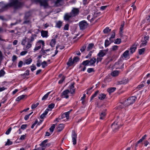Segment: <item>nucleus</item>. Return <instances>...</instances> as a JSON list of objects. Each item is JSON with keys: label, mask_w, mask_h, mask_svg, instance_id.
I'll return each mask as SVG.
<instances>
[{"label": "nucleus", "mask_w": 150, "mask_h": 150, "mask_svg": "<svg viewBox=\"0 0 150 150\" xmlns=\"http://www.w3.org/2000/svg\"><path fill=\"white\" fill-rule=\"evenodd\" d=\"M72 138L73 144H76V143L77 134L75 133V131L73 130L72 131Z\"/></svg>", "instance_id": "1a4fd4ad"}, {"label": "nucleus", "mask_w": 150, "mask_h": 150, "mask_svg": "<svg viewBox=\"0 0 150 150\" xmlns=\"http://www.w3.org/2000/svg\"><path fill=\"white\" fill-rule=\"evenodd\" d=\"M136 98V97L135 96H132L129 98L124 102L125 106H127L134 103Z\"/></svg>", "instance_id": "f03ea898"}, {"label": "nucleus", "mask_w": 150, "mask_h": 150, "mask_svg": "<svg viewBox=\"0 0 150 150\" xmlns=\"http://www.w3.org/2000/svg\"><path fill=\"white\" fill-rule=\"evenodd\" d=\"M32 46V44L30 42H29L27 41V44L25 45L23 49L24 50H27L30 48Z\"/></svg>", "instance_id": "f3484780"}, {"label": "nucleus", "mask_w": 150, "mask_h": 150, "mask_svg": "<svg viewBox=\"0 0 150 150\" xmlns=\"http://www.w3.org/2000/svg\"><path fill=\"white\" fill-rule=\"evenodd\" d=\"M138 45V43L136 44V43H135L134 45L132 46L130 50V54H132L135 52V50L137 49V46Z\"/></svg>", "instance_id": "f8f14e48"}, {"label": "nucleus", "mask_w": 150, "mask_h": 150, "mask_svg": "<svg viewBox=\"0 0 150 150\" xmlns=\"http://www.w3.org/2000/svg\"><path fill=\"white\" fill-rule=\"evenodd\" d=\"M98 91H96L95 93H94V94H93L92 96L91 97V99H90V100L91 101L93 99V98L95 97H96V96L97 95V94L98 93Z\"/></svg>", "instance_id": "79ce46f5"}, {"label": "nucleus", "mask_w": 150, "mask_h": 150, "mask_svg": "<svg viewBox=\"0 0 150 150\" xmlns=\"http://www.w3.org/2000/svg\"><path fill=\"white\" fill-rule=\"evenodd\" d=\"M36 35H32L30 38L28 39V41L29 42H30L31 43L34 40V39L36 38Z\"/></svg>", "instance_id": "a211bd4d"}, {"label": "nucleus", "mask_w": 150, "mask_h": 150, "mask_svg": "<svg viewBox=\"0 0 150 150\" xmlns=\"http://www.w3.org/2000/svg\"><path fill=\"white\" fill-rule=\"evenodd\" d=\"M47 33V31L42 30L41 32V35L43 37H47L48 36Z\"/></svg>", "instance_id": "b1692460"}, {"label": "nucleus", "mask_w": 150, "mask_h": 150, "mask_svg": "<svg viewBox=\"0 0 150 150\" xmlns=\"http://www.w3.org/2000/svg\"><path fill=\"white\" fill-rule=\"evenodd\" d=\"M26 137V134L23 135L21 136V137H20L19 139H20L21 140H23L25 139Z\"/></svg>", "instance_id": "e2e57ef3"}, {"label": "nucleus", "mask_w": 150, "mask_h": 150, "mask_svg": "<svg viewBox=\"0 0 150 150\" xmlns=\"http://www.w3.org/2000/svg\"><path fill=\"white\" fill-rule=\"evenodd\" d=\"M82 64L85 66H86L90 65L89 62V60L83 61Z\"/></svg>", "instance_id": "2f4dec72"}, {"label": "nucleus", "mask_w": 150, "mask_h": 150, "mask_svg": "<svg viewBox=\"0 0 150 150\" xmlns=\"http://www.w3.org/2000/svg\"><path fill=\"white\" fill-rule=\"evenodd\" d=\"M49 111V109H47L45 112L40 116V118L41 119H44L45 118L46 115L48 113Z\"/></svg>", "instance_id": "dca6fc26"}, {"label": "nucleus", "mask_w": 150, "mask_h": 150, "mask_svg": "<svg viewBox=\"0 0 150 150\" xmlns=\"http://www.w3.org/2000/svg\"><path fill=\"white\" fill-rule=\"evenodd\" d=\"M145 49L144 48L140 49L139 50V53L140 55L142 54L144 52Z\"/></svg>", "instance_id": "de8ad7c7"}, {"label": "nucleus", "mask_w": 150, "mask_h": 150, "mask_svg": "<svg viewBox=\"0 0 150 150\" xmlns=\"http://www.w3.org/2000/svg\"><path fill=\"white\" fill-rule=\"evenodd\" d=\"M118 46L117 45H115L112 47V50L113 51H115L117 50L118 48Z\"/></svg>", "instance_id": "774afa93"}, {"label": "nucleus", "mask_w": 150, "mask_h": 150, "mask_svg": "<svg viewBox=\"0 0 150 150\" xmlns=\"http://www.w3.org/2000/svg\"><path fill=\"white\" fill-rule=\"evenodd\" d=\"M25 96L24 95H22L17 97L16 99V100L19 101L20 100L23 99L25 97Z\"/></svg>", "instance_id": "f704fd0d"}, {"label": "nucleus", "mask_w": 150, "mask_h": 150, "mask_svg": "<svg viewBox=\"0 0 150 150\" xmlns=\"http://www.w3.org/2000/svg\"><path fill=\"white\" fill-rule=\"evenodd\" d=\"M54 104L53 103H52L50 104L49 105L48 107L49 108L52 109L54 108Z\"/></svg>", "instance_id": "6e6d98bb"}, {"label": "nucleus", "mask_w": 150, "mask_h": 150, "mask_svg": "<svg viewBox=\"0 0 150 150\" xmlns=\"http://www.w3.org/2000/svg\"><path fill=\"white\" fill-rule=\"evenodd\" d=\"M12 144V142L11 141H10L9 140V139H8L7 140V142L5 144V145L6 146V145H10Z\"/></svg>", "instance_id": "4d7b16f0"}, {"label": "nucleus", "mask_w": 150, "mask_h": 150, "mask_svg": "<svg viewBox=\"0 0 150 150\" xmlns=\"http://www.w3.org/2000/svg\"><path fill=\"white\" fill-rule=\"evenodd\" d=\"M105 96L106 95L105 94L103 93H102L100 95V96L98 98L99 99L102 100H103L105 98Z\"/></svg>", "instance_id": "58836bf2"}, {"label": "nucleus", "mask_w": 150, "mask_h": 150, "mask_svg": "<svg viewBox=\"0 0 150 150\" xmlns=\"http://www.w3.org/2000/svg\"><path fill=\"white\" fill-rule=\"evenodd\" d=\"M121 42V40L120 39L117 38L115 40L114 43L116 44H119Z\"/></svg>", "instance_id": "49530a36"}, {"label": "nucleus", "mask_w": 150, "mask_h": 150, "mask_svg": "<svg viewBox=\"0 0 150 150\" xmlns=\"http://www.w3.org/2000/svg\"><path fill=\"white\" fill-rule=\"evenodd\" d=\"M115 37V31L113 30L112 31V34L111 35V36L109 38V40L110 41H111V42H113V41L112 40V38H114Z\"/></svg>", "instance_id": "72a5a7b5"}, {"label": "nucleus", "mask_w": 150, "mask_h": 150, "mask_svg": "<svg viewBox=\"0 0 150 150\" xmlns=\"http://www.w3.org/2000/svg\"><path fill=\"white\" fill-rule=\"evenodd\" d=\"M106 114L104 112H102L100 115V119H103V117Z\"/></svg>", "instance_id": "c03bdc74"}, {"label": "nucleus", "mask_w": 150, "mask_h": 150, "mask_svg": "<svg viewBox=\"0 0 150 150\" xmlns=\"http://www.w3.org/2000/svg\"><path fill=\"white\" fill-rule=\"evenodd\" d=\"M48 140L47 139L43 141L41 144H40V146H41L42 147H46V143L47 142Z\"/></svg>", "instance_id": "bb28decb"}, {"label": "nucleus", "mask_w": 150, "mask_h": 150, "mask_svg": "<svg viewBox=\"0 0 150 150\" xmlns=\"http://www.w3.org/2000/svg\"><path fill=\"white\" fill-rule=\"evenodd\" d=\"M107 51L100 50L98 55L99 56H104L107 53Z\"/></svg>", "instance_id": "2eb2a0df"}, {"label": "nucleus", "mask_w": 150, "mask_h": 150, "mask_svg": "<svg viewBox=\"0 0 150 150\" xmlns=\"http://www.w3.org/2000/svg\"><path fill=\"white\" fill-rule=\"evenodd\" d=\"M30 68L31 70L32 71H33L35 70L36 69V67L34 65H32V66H31Z\"/></svg>", "instance_id": "bf43d9fd"}, {"label": "nucleus", "mask_w": 150, "mask_h": 150, "mask_svg": "<svg viewBox=\"0 0 150 150\" xmlns=\"http://www.w3.org/2000/svg\"><path fill=\"white\" fill-rule=\"evenodd\" d=\"M30 15V13L29 12H27L25 14V16H24L25 19H27L29 16Z\"/></svg>", "instance_id": "603ef678"}, {"label": "nucleus", "mask_w": 150, "mask_h": 150, "mask_svg": "<svg viewBox=\"0 0 150 150\" xmlns=\"http://www.w3.org/2000/svg\"><path fill=\"white\" fill-rule=\"evenodd\" d=\"M41 57H38L39 59L37 61V63L36 65L38 67H40L41 65L42 61L40 59L41 58Z\"/></svg>", "instance_id": "7c9ffc66"}, {"label": "nucleus", "mask_w": 150, "mask_h": 150, "mask_svg": "<svg viewBox=\"0 0 150 150\" xmlns=\"http://www.w3.org/2000/svg\"><path fill=\"white\" fill-rule=\"evenodd\" d=\"M56 124H53L52 125V126L50 128V129L51 131V132L52 133L54 131V129L55 128V125Z\"/></svg>", "instance_id": "3c124183"}, {"label": "nucleus", "mask_w": 150, "mask_h": 150, "mask_svg": "<svg viewBox=\"0 0 150 150\" xmlns=\"http://www.w3.org/2000/svg\"><path fill=\"white\" fill-rule=\"evenodd\" d=\"M119 125L118 122L117 121H115L112 124L111 127L112 129V130L114 132H116L118 129L119 128Z\"/></svg>", "instance_id": "39448f33"}, {"label": "nucleus", "mask_w": 150, "mask_h": 150, "mask_svg": "<svg viewBox=\"0 0 150 150\" xmlns=\"http://www.w3.org/2000/svg\"><path fill=\"white\" fill-rule=\"evenodd\" d=\"M56 41L55 39H52L50 43V45L52 47H53L56 43Z\"/></svg>", "instance_id": "c756f323"}, {"label": "nucleus", "mask_w": 150, "mask_h": 150, "mask_svg": "<svg viewBox=\"0 0 150 150\" xmlns=\"http://www.w3.org/2000/svg\"><path fill=\"white\" fill-rule=\"evenodd\" d=\"M33 112H31L29 114L26 115L24 119L25 120H27L29 118V116L33 113Z\"/></svg>", "instance_id": "09e8293b"}, {"label": "nucleus", "mask_w": 150, "mask_h": 150, "mask_svg": "<svg viewBox=\"0 0 150 150\" xmlns=\"http://www.w3.org/2000/svg\"><path fill=\"white\" fill-rule=\"evenodd\" d=\"M41 65L42 67L44 68L47 65V62L45 61H44L43 62L41 63Z\"/></svg>", "instance_id": "a19ab883"}, {"label": "nucleus", "mask_w": 150, "mask_h": 150, "mask_svg": "<svg viewBox=\"0 0 150 150\" xmlns=\"http://www.w3.org/2000/svg\"><path fill=\"white\" fill-rule=\"evenodd\" d=\"M73 17L70 12L69 13H66L64 16V19L65 21H68L70 18Z\"/></svg>", "instance_id": "9b49d317"}, {"label": "nucleus", "mask_w": 150, "mask_h": 150, "mask_svg": "<svg viewBox=\"0 0 150 150\" xmlns=\"http://www.w3.org/2000/svg\"><path fill=\"white\" fill-rule=\"evenodd\" d=\"M126 58H127V59H129V57H121L118 62L115 63V65L116 66L121 64H122L121 62L122 60L124 59L126 60Z\"/></svg>", "instance_id": "ddd939ff"}, {"label": "nucleus", "mask_w": 150, "mask_h": 150, "mask_svg": "<svg viewBox=\"0 0 150 150\" xmlns=\"http://www.w3.org/2000/svg\"><path fill=\"white\" fill-rule=\"evenodd\" d=\"M96 62V59L94 57H93L91 59L89 60V62L90 65H93Z\"/></svg>", "instance_id": "6ab92c4d"}, {"label": "nucleus", "mask_w": 150, "mask_h": 150, "mask_svg": "<svg viewBox=\"0 0 150 150\" xmlns=\"http://www.w3.org/2000/svg\"><path fill=\"white\" fill-rule=\"evenodd\" d=\"M119 73L118 71H114L111 73V75L113 76H116L119 75Z\"/></svg>", "instance_id": "393cba45"}, {"label": "nucleus", "mask_w": 150, "mask_h": 150, "mask_svg": "<svg viewBox=\"0 0 150 150\" xmlns=\"http://www.w3.org/2000/svg\"><path fill=\"white\" fill-rule=\"evenodd\" d=\"M36 45L40 46L41 47L42 45L43 46L44 45V42L43 40H39L37 42Z\"/></svg>", "instance_id": "a878e982"}, {"label": "nucleus", "mask_w": 150, "mask_h": 150, "mask_svg": "<svg viewBox=\"0 0 150 150\" xmlns=\"http://www.w3.org/2000/svg\"><path fill=\"white\" fill-rule=\"evenodd\" d=\"M79 9L78 8H73L70 12L74 17L77 15L79 13Z\"/></svg>", "instance_id": "0eeeda50"}, {"label": "nucleus", "mask_w": 150, "mask_h": 150, "mask_svg": "<svg viewBox=\"0 0 150 150\" xmlns=\"http://www.w3.org/2000/svg\"><path fill=\"white\" fill-rule=\"evenodd\" d=\"M11 130V127H10L6 131V133H5L6 134H7V135L8 134L10 133Z\"/></svg>", "instance_id": "69168bd1"}, {"label": "nucleus", "mask_w": 150, "mask_h": 150, "mask_svg": "<svg viewBox=\"0 0 150 150\" xmlns=\"http://www.w3.org/2000/svg\"><path fill=\"white\" fill-rule=\"evenodd\" d=\"M128 80L127 79H123L122 80L120 81L117 84H126L128 82Z\"/></svg>", "instance_id": "4be33fe9"}, {"label": "nucleus", "mask_w": 150, "mask_h": 150, "mask_svg": "<svg viewBox=\"0 0 150 150\" xmlns=\"http://www.w3.org/2000/svg\"><path fill=\"white\" fill-rule=\"evenodd\" d=\"M70 113V111H68L64 113L65 115V117L67 119H68L69 118V114Z\"/></svg>", "instance_id": "a18cd8bd"}, {"label": "nucleus", "mask_w": 150, "mask_h": 150, "mask_svg": "<svg viewBox=\"0 0 150 150\" xmlns=\"http://www.w3.org/2000/svg\"><path fill=\"white\" fill-rule=\"evenodd\" d=\"M51 92H48L47 94H46L42 98V100H45L47 99L48 98V96L49 94Z\"/></svg>", "instance_id": "c9c22d12"}, {"label": "nucleus", "mask_w": 150, "mask_h": 150, "mask_svg": "<svg viewBox=\"0 0 150 150\" xmlns=\"http://www.w3.org/2000/svg\"><path fill=\"white\" fill-rule=\"evenodd\" d=\"M88 24L87 22L85 21H82L79 23V26L81 30H83L86 28Z\"/></svg>", "instance_id": "423d86ee"}, {"label": "nucleus", "mask_w": 150, "mask_h": 150, "mask_svg": "<svg viewBox=\"0 0 150 150\" xmlns=\"http://www.w3.org/2000/svg\"><path fill=\"white\" fill-rule=\"evenodd\" d=\"M111 29H110L109 28L107 27L103 30V32L105 33H107L110 32Z\"/></svg>", "instance_id": "ea45409f"}, {"label": "nucleus", "mask_w": 150, "mask_h": 150, "mask_svg": "<svg viewBox=\"0 0 150 150\" xmlns=\"http://www.w3.org/2000/svg\"><path fill=\"white\" fill-rule=\"evenodd\" d=\"M63 2V0H57L55 2L56 4H61Z\"/></svg>", "instance_id": "0e129e2a"}, {"label": "nucleus", "mask_w": 150, "mask_h": 150, "mask_svg": "<svg viewBox=\"0 0 150 150\" xmlns=\"http://www.w3.org/2000/svg\"><path fill=\"white\" fill-rule=\"evenodd\" d=\"M116 88L115 87L110 88L108 89L107 91L110 94L116 90Z\"/></svg>", "instance_id": "c85d7f7f"}, {"label": "nucleus", "mask_w": 150, "mask_h": 150, "mask_svg": "<svg viewBox=\"0 0 150 150\" xmlns=\"http://www.w3.org/2000/svg\"><path fill=\"white\" fill-rule=\"evenodd\" d=\"M62 22L60 21H59L56 23V27L60 28L62 26Z\"/></svg>", "instance_id": "473e14b6"}, {"label": "nucleus", "mask_w": 150, "mask_h": 150, "mask_svg": "<svg viewBox=\"0 0 150 150\" xmlns=\"http://www.w3.org/2000/svg\"><path fill=\"white\" fill-rule=\"evenodd\" d=\"M23 5V3L18 0H13L10 3L5 5L4 8H6L12 6L15 9H18L21 8Z\"/></svg>", "instance_id": "f257e3e1"}, {"label": "nucleus", "mask_w": 150, "mask_h": 150, "mask_svg": "<svg viewBox=\"0 0 150 150\" xmlns=\"http://www.w3.org/2000/svg\"><path fill=\"white\" fill-rule=\"evenodd\" d=\"M79 59L78 57H74L72 58V57L70 58L69 59L68 62H67V65L69 66H71L73 65L79 61Z\"/></svg>", "instance_id": "7ed1b4c3"}, {"label": "nucleus", "mask_w": 150, "mask_h": 150, "mask_svg": "<svg viewBox=\"0 0 150 150\" xmlns=\"http://www.w3.org/2000/svg\"><path fill=\"white\" fill-rule=\"evenodd\" d=\"M27 125L26 124L23 125H21V128L22 129H25L27 127Z\"/></svg>", "instance_id": "680f3d73"}, {"label": "nucleus", "mask_w": 150, "mask_h": 150, "mask_svg": "<svg viewBox=\"0 0 150 150\" xmlns=\"http://www.w3.org/2000/svg\"><path fill=\"white\" fill-rule=\"evenodd\" d=\"M39 104V103H37L36 104H33L31 106L32 109H33L35 108Z\"/></svg>", "instance_id": "8fccbe9b"}, {"label": "nucleus", "mask_w": 150, "mask_h": 150, "mask_svg": "<svg viewBox=\"0 0 150 150\" xmlns=\"http://www.w3.org/2000/svg\"><path fill=\"white\" fill-rule=\"evenodd\" d=\"M112 42L111 41L110 42L108 40H106L105 43V47H106L108 46Z\"/></svg>", "instance_id": "e433bc0d"}, {"label": "nucleus", "mask_w": 150, "mask_h": 150, "mask_svg": "<svg viewBox=\"0 0 150 150\" xmlns=\"http://www.w3.org/2000/svg\"><path fill=\"white\" fill-rule=\"evenodd\" d=\"M93 71V68H88L87 69V72L88 73H90Z\"/></svg>", "instance_id": "338daca9"}, {"label": "nucleus", "mask_w": 150, "mask_h": 150, "mask_svg": "<svg viewBox=\"0 0 150 150\" xmlns=\"http://www.w3.org/2000/svg\"><path fill=\"white\" fill-rule=\"evenodd\" d=\"M32 61L31 58H29L28 59L26 60L25 61V63L27 64H30Z\"/></svg>", "instance_id": "4c0bfd02"}, {"label": "nucleus", "mask_w": 150, "mask_h": 150, "mask_svg": "<svg viewBox=\"0 0 150 150\" xmlns=\"http://www.w3.org/2000/svg\"><path fill=\"white\" fill-rule=\"evenodd\" d=\"M94 47V44L93 43H90L88 45L86 50L87 51H89L92 49Z\"/></svg>", "instance_id": "5701e85b"}, {"label": "nucleus", "mask_w": 150, "mask_h": 150, "mask_svg": "<svg viewBox=\"0 0 150 150\" xmlns=\"http://www.w3.org/2000/svg\"><path fill=\"white\" fill-rule=\"evenodd\" d=\"M69 92L72 94L74 92V83H72L70 86L69 87Z\"/></svg>", "instance_id": "aec40b11"}, {"label": "nucleus", "mask_w": 150, "mask_h": 150, "mask_svg": "<svg viewBox=\"0 0 150 150\" xmlns=\"http://www.w3.org/2000/svg\"><path fill=\"white\" fill-rule=\"evenodd\" d=\"M125 106V104L124 103H120L118 104L117 106L115 108L116 109L120 110L121 109L124 108Z\"/></svg>", "instance_id": "4468645a"}, {"label": "nucleus", "mask_w": 150, "mask_h": 150, "mask_svg": "<svg viewBox=\"0 0 150 150\" xmlns=\"http://www.w3.org/2000/svg\"><path fill=\"white\" fill-rule=\"evenodd\" d=\"M69 93V90H66L63 92L61 95V96L63 98H68L69 97V96L68 94Z\"/></svg>", "instance_id": "9d476101"}, {"label": "nucleus", "mask_w": 150, "mask_h": 150, "mask_svg": "<svg viewBox=\"0 0 150 150\" xmlns=\"http://www.w3.org/2000/svg\"><path fill=\"white\" fill-rule=\"evenodd\" d=\"M86 47V45H84L82 46V47L80 49V50L82 52H83Z\"/></svg>", "instance_id": "864d4df0"}, {"label": "nucleus", "mask_w": 150, "mask_h": 150, "mask_svg": "<svg viewBox=\"0 0 150 150\" xmlns=\"http://www.w3.org/2000/svg\"><path fill=\"white\" fill-rule=\"evenodd\" d=\"M65 79V77L64 76H63L62 77V78L59 81L58 83L59 84H61V83H62V82H63V81Z\"/></svg>", "instance_id": "052dcab7"}, {"label": "nucleus", "mask_w": 150, "mask_h": 150, "mask_svg": "<svg viewBox=\"0 0 150 150\" xmlns=\"http://www.w3.org/2000/svg\"><path fill=\"white\" fill-rule=\"evenodd\" d=\"M26 38H24L22 40L21 44L23 45H24L26 43Z\"/></svg>", "instance_id": "13d9d810"}, {"label": "nucleus", "mask_w": 150, "mask_h": 150, "mask_svg": "<svg viewBox=\"0 0 150 150\" xmlns=\"http://www.w3.org/2000/svg\"><path fill=\"white\" fill-rule=\"evenodd\" d=\"M130 54L129 53V50L126 51L123 54V56H126L127 55H130Z\"/></svg>", "instance_id": "37998d69"}, {"label": "nucleus", "mask_w": 150, "mask_h": 150, "mask_svg": "<svg viewBox=\"0 0 150 150\" xmlns=\"http://www.w3.org/2000/svg\"><path fill=\"white\" fill-rule=\"evenodd\" d=\"M5 74V71L3 69L1 70L0 71V77L3 76Z\"/></svg>", "instance_id": "5fc2aeb1"}, {"label": "nucleus", "mask_w": 150, "mask_h": 150, "mask_svg": "<svg viewBox=\"0 0 150 150\" xmlns=\"http://www.w3.org/2000/svg\"><path fill=\"white\" fill-rule=\"evenodd\" d=\"M124 26V23L122 24L121 25V27L120 28V36L121 38H123V36L122 35V32L123 30V28Z\"/></svg>", "instance_id": "cd10ccee"}, {"label": "nucleus", "mask_w": 150, "mask_h": 150, "mask_svg": "<svg viewBox=\"0 0 150 150\" xmlns=\"http://www.w3.org/2000/svg\"><path fill=\"white\" fill-rule=\"evenodd\" d=\"M149 36L148 35H144L142 37L141 40V43L140 45V47H142L146 46L147 44V41L149 40Z\"/></svg>", "instance_id": "20e7f679"}, {"label": "nucleus", "mask_w": 150, "mask_h": 150, "mask_svg": "<svg viewBox=\"0 0 150 150\" xmlns=\"http://www.w3.org/2000/svg\"><path fill=\"white\" fill-rule=\"evenodd\" d=\"M64 127V125L63 124H59L57 128V131L60 132L62 131Z\"/></svg>", "instance_id": "412c9836"}, {"label": "nucleus", "mask_w": 150, "mask_h": 150, "mask_svg": "<svg viewBox=\"0 0 150 150\" xmlns=\"http://www.w3.org/2000/svg\"><path fill=\"white\" fill-rule=\"evenodd\" d=\"M35 1L39 2L41 6H42L45 7L48 6L47 0H35Z\"/></svg>", "instance_id": "6e6552de"}]
</instances>
